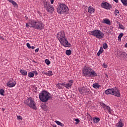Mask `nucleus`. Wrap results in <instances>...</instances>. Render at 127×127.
Returning <instances> with one entry per match:
<instances>
[{
	"label": "nucleus",
	"mask_w": 127,
	"mask_h": 127,
	"mask_svg": "<svg viewBox=\"0 0 127 127\" xmlns=\"http://www.w3.org/2000/svg\"><path fill=\"white\" fill-rule=\"evenodd\" d=\"M57 37L63 46L64 47H71V44L69 43L67 39L65 38V32L64 31H61L58 33Z\"/></svg>",
	"instance_id": "1"
},
{
	"label": "nucleus",
	"mask_w": 127,
	"mask_h": 127,
	"mask_svg": "<svg viewBox=\"0 0 127 127\" xmlns=\"http://www.w3.org/2000/svg\"><path fill=\"white\" fill-rule=\"evenodd\" d=\"M82 75L85 77H89V78H95V77L98 76L97 72L92 68L86 66H85L82 69Z\"/></svg>",
	"instance_id": "2"
},
{
	"label": "nucleus",
	"mask_w": 127,
	"mask_h": 127,
	"mask_svg": "<svg viewBox=\"0 0 127 127\" xmlns=\"http://www.w3.org/2000/svg\"><path fill=\"white\" fill-rule=\"evenodd\" d=\"M39 97L40 101L43 102V103H47L52 98L50 93L46 90L42 91L39 94Z\"/></svg>",
	"instance_id": "3"
},
{
	"label": "nucleus",
	"mask_w": 127,
	"mask_h": 127,
	"mask_svg": "<svg viewBox=\"0 0 127 127\" xmlns=\"http://www.w3.org/2000/svg\"><path fill=\"white\" fill-rule=\"evenodd\" d=\"M105 93L106 95H113L118 98L121 97V92L120 89L117 87L108 89L105 90Z\"/></svg>",
	"instance_id": "4"
},
{
	"label": "nucleus",
	"mask_w": 127,
	"mask_h": 127,
	"mask_svg": "<svg viewBox=\"0 0 127 127\" xmlns=\"http://www.w3.org/2000/svg\"><path fill=\"white\" fill-rule=\"evenodd\" d=\"M31 24H32L33 28L37 29V30H42V29H44L45 26V25L42 21L38 20H33Z\"/></svg>",
	"instance_id": "5"
},
{
	"label": "nucleus",
	"mask_w": 127,
	"mask_h": 127,
	"mask_svg": "<svg viewBox=\"0 0 127 127\" xmlns=\"http://www.w3.org/2000/svg\"><path fill=\"white\" fill-rule=\"evenodd\" d=\"M69 11V8L64 3L59 5L57 8V12L59 14H67Z\"/></svg>",
	"instance_id": "6"
},
{
	"label": "nucleus",
	"mask_w": 127,
	"mask_h": 127,
	"mask_svg": "<svg viewBox=\"0 0 127 127\" xmlns=\"http://www.w3.org/2000/svg\"><path fill=\"white\" fill-rule=\"evenodd\" d=\"M24 104L27 105V106L29 107V108H31V109H33V110H36V109H37L36 107V103H35V101H34L33 98L31 97H29L25 100Z\"/></svg>",
	"instance_id": "7"
},
{
	"label": "nucleus",
	"mask_w": 127,
	"mask_h": 127,
	"mask_svg": "<svg viewBox=\"0 0 127 127\" xmlns=\"http://www.w3.org/2000/svg\"><path fill=\"white\" fill-rule=\"evenodd\" d=\"M90 35L98 39H102V38H104V33L98 29L94 30L90 32Z\"/></svg>",
	"instance_id": "8"
},
{
	"label": "nucleus",
	"mask_w": 127,
	"mask_h": 127,
	"mask_svg": "<svg viewBox=\"0 0 127 127\" xmlns=\"http://www.w3.org/2000/svg\"><path fill=\"white\" fill-rule=\"evenodd\" d=\"M100 105L104 110V111H107V112H108V113L110 115H112V114H113V112L114 111L112 110V109H111V107H110V106H107V105L103 102L100 103Z\"/></svg>",
	"instance_id": "9"
},
{
	"label": "nucleus",
	"mask_w": 127,
	"mask_h": 127,
	"mask_svg": "<svg viewBox=\"0 0 127 127\" xmlns=\"http://www.w3.org/2000/svg\"><path fill=\"white\" fill-rule=\"evenodd\" d=\"M78 91L81 95H85V94H89L90 93V89L87 87H80L78 88Z\"/></svg>",
	"instance_id": "10"
},
{
	"label": "nucleus",
	"mask_w": 127,
	"mask_h": 127,
	"mask_svg": "<svg viewBox=\"0 0 127 127\" xmlns=\"http://www.w3.org/2000/svg\"><path fill=\"white\" fill-rule=\"evenodd\" d=\"M101 7H103V8H105V9H111V8H112V5L111 4L107 2H102L101 4Z\"/></svg>",
	"instance_id": "11"
},
{
	"label": "nucleus",
	"mask_w": 127,
	"mask_h": 127,
	"mask_svg": "<svg viewBox=\"0 0 127 127\" xmlns=\"http://www.w3.org/2000/svg\"><path fill=\"white\" fill-rule=\"evenodd\" d=\"M12 79L9 80L8 82L7 83V86L9 87V88H12V87H14L15 85H16V82L15 81H13Z\"/></svg>",
	"instance_id": "12"
},
{
	"label": "nucleus",
	"mask_w": 127,
	"mask_h": 127,
	"mask_svg": "<svg viewBox=\"0 0 127 127\" xmlns=\"http://www.w3.org/2000/svg\"><path fill=\"white\" fill-rule=\"evenodd\" d=\"M73 80H69L67 83H65V88L70 89L73 85Z\"/></svg>",
	"instance_id": "13"
},
{
	"label": "nucleus",
	"mask_w": 127,
	"mask_h": 127,
	"mask_svg": "<svg viewBox=\"0 0 127 127\" xmlns=\"http://www.w3.org/2000/svg\"><path fill=\"white\" fill-rule=\"evenodd\" d=\"M43 4L44 8H45L46 9L47 8L49 7L50 5H51V4L50 3V1L46 0L43 1Z\"/></svg>",
	"instance_id": "14"
},
{
	"label": "nucleus",
	"mask_w": 127,
	"mask_h": 127,
	"mask_svg": "<svg viewBox=\"0 0 127 127\" xmlns=\"http://www.w3.org/2000/svg\"><path fill=\"white\" fill-rule=\"evenodd\" d=\"M46 10L48 12H53L54 11V7L52 5H50L49 7H48L47 8H46Z\"/></svg>",
	"instance_id": "15"
},
{
	"label": "nucleus",
	"mask_w": 127,
	"mask_h": 127,
	"mask_svg": "<svg viewBox=\"0 0 127 127\" xmlns=\"http://www.w3.org/2000/svg\"><path fill=\"white\" fill-rule=\"evenodd\" d=\"M88 11L89 13L92 14V13H94V12H95V8L91 6H89L88 8Z\"/></svg>",
	"instance_id": "16"
},
{
	"label": "nucleus",
	"mask_w": 127,
	"mask_h": 127,
	"mask_svg": "<svg viewBox=\"0 0 127 127\" xmlns=\"http://www.w3.org/2000/svg\"><path fill=\"white\" fill-rule=\"evenodd\" d=\"M33 21V20H31L29 21L28 23H26V27H27V28H29V27H30L31 28V27H33L32 24H31Z\"/></svg>",
	"instance_id": "17"
},
{
	"label": "nucleus",
	"mask_w": 127,
	"mask_h": 127,
	"mask_svg": "<svg viewBox=\"0 0 127 127\" xmlns=\"http://www.w3.org/2000/svg\"><path fill=\"white\" fill-rule=\"evenodd\" d=\"M103 23H106V24H108V25H111V21L108 19H104L103 20Z\"/></svg>",
	"instance_id": "18"
},
{
	"label": "nucleus",
	"mask_w": 127,
	"mask_h": 127,
	"mask_svg": "<svg viewBox=\"0 0 127 127\" xmlns=\"http://www.w3.org/2000/svg\"><path fill=\"white\" fill-rule=\"evenodd\" d=\"M41 108H42V110H43L45 111H46L48 110V107L46 106V104H42L41 105Z\"/></svg>",
	"instance_id": "19"
},
{
	"label": "nucleus",
	"mask_w": 127,
	"mask_h": 127,
	"mask_svg": "<svg viewBox=\"0 0 127 127\" xmlns=\"http://www.w3.org/2000/svg\"><path fill=\"white\" fill-rule=\"evenodd\" d=\"M20 72L22 75H23V76H27V71L24 69H20Z\"/></svg>",
	"instance_id": "20"
},
{
	"label": "nucleus",
	"mask_w": 127,
	"mask_h": 127,
	"mask_svg": "<svg viewBox=\"0 0 127 127\" xmlns=\"http://www.w3.org/2000/svg\"><path fill=\"white\" fill-rule=\"evenodd\" d=\"M124 127V124H123V121L121 120L116 125V127Z\"/></svg>",
	"instance_id": "21"
},
{
	"label": "nucleus",
	"mask_w": 127,
	"mask_h": 127,
	"mask_svg": "<svg viewBox=\"0 0 127 127\" xmlns=\"http://www.w3.org/2000/svg\"><path fill=\"white\" fill-rule=\"evenodd\" d=\"M103 51L104 49H103V47H101L99 52L97 54V56H100V55L103 53Z\"/></svg>",
	"instance_id": "22"
},
{
	"label": "nucleus",
	"mask_w": 127,
	"mask_h": 127,
	"mask_svg": "<svg viewBox=\"0 0 127 127\" xmlns=\"http://www.w3.org/2000/svg\"><path fill=\"white\" fill-rule=\"evenodd\" d=\"M8 1H9L11 4H13L14 6H17V3H16L15 1H13V0H7Z\"/></svg>",
	"instance_id": "23"
},
{
	"label": "nucleus",
	"mask_w": 127,
	"mask_h": 127,
	"mask_svg": "<svg viewBox=\"0 0 127 127\" xmlns=\"http://www.w3.org/2000/svg\"><path fill=\"white\" fill-rule=\"evenodd\" d=\"M93 121L94 123H96L97 124L100 122V119L98 117H95L93 118Z\"/></svg>",
	"instance_id": "24"
},
{
	"label": "nucleus",
	"mask_w": 127,
	"mask_h": 127,
	"mask_svg": "<svg viewBox=\"0 0 127 127\" xmlns=\"http://www.w3.org/2000/svg\"><path fill=\"white\" fill-rule=\"evenodd\" d=\"M45 75H46L47 76H52L53 74H52V71L49 70L48 72H44Z\"/></svg>",
	"instance_id": "25"
},
{
	"label": "nucleus",
	"mask_w": 127,
	"mask_h": 127,
	"mask_svg": "<svg viewBox=\"0 0 127 127\" xmlns=\"http://www.w3.org/2000/svg\"><path fill=\"white\" fill-rule=\"evenodd\" d=\"M93 87L94 88H97V89H99L100 88V87H101V85H99L98 83H94L93 84Z\"/></svg>",
	"instance_id": "26"
},
{
	"label": "nucleus",
	"mask_w": 127,
	"mask_h": 127,
	"mask_svg": "<svg viewBox=\"0 0 127 127\" xmlns=\"http://www.w3.org/2000/svg\"><path fill=\"white\" fill-rule=\"evenodd\" d=\"M65 53L66 55H67L68 56H70V55L72 54V51H71V50H67L66 51Z\"/></svg>",
	"instance_id": "27"
},
{
	"label": "nucleus",
	"mask_w": 127,
	"mask_h": 127,
	"mask_svg": "<svg viewBox=\"0 0 127 127\" xmlns=\"http://www.w3.org/2000/svg\"><path fill=\"white\" fill-rule=\"evenodd\" d=\"M55 123H56V124L58 125V126H60L61 127H64V124H63V123H62L61 122H59V121H55Z\"/></svg>",
	"instance_id": "28"
},
{
	"label": "nucleus",
	"mask_w": 127,
	"mask_h": 127,
	"mask_svg": "<svg viewBox=\"0 0 127 127\" xmlns=\"http://www.w3.org/2000/svg\"><path fill=\"white\" fill-rule=\"evenodd\" d=\"M28 77L29 78H33V77H34V73L31 72H29Z\"/></svg>",
	"instance_id": "29"
},
{
	"label": "nucleus",
	"mask_w": 127,
	"mask_h": 127,
	"mask_svg": "<svg viewBox=\"0 0 127 127\" xmlns=\"http://www.w3.org/2000/svg\"><path fill=\"white\" fill-rule=\"evenodd\" d=\"M127 53L125 52H123L121 54V57H127Z\"/></svg>",
	"instance_id": "30"
},
{
	"label": "nucleus",
	"mask_w": 127,
	"mask_h": 127,
	"mask_svg": "<svg viewBox=\"0 0 127 127\" xmlns=\"http://www.w3.org/2000/svg\"><path fill=\"white\" fill-rule=\"evenodd\" d=\"M0 95L1 96H4V90L1 89L0 90Z\"/></svg>",
	"instance_id": "31"
},
{
	"label": "nucleus",
	"mask_w": 127,
	"mask_h": 127,
	"mask_svg": "<svg viewBox=\"0 0 127 127\" xmlns=\"http://www.w3.org/2000/svg\"><path fill=\"white\" fill-rule=\"evenodd\" d=\"M121 1L124 5H127V0H121Z\"/></svg>",
	"instance_id": "32"
},
{
	"label": "nucleus",
	"mask_w": 127,
	"mask_h": 127,
	"mask_svg": "<svg viewBox=\"0 0 127 127\" xmlns=\"http://www.w3.org/2000/svg\"><path fill=\"white\" fill-rule=\"evenodd\" d=\"M45 62L47 64V65H50L51 62H50V61H49V60L48 59L45 60Z\"/></svg>",
	"instance_id": "33"
},
{
	"label": "nucleus",
	"mask_w": 127,
	"mask_h": 127,
	"mask_svg": "<svg viewBox=\"0 0 127 127\" xmlns=\"http://www.w3.org/2000/svg\"><path fill=\"white\" fill-rule=\"evenodd\" d=\"M103 47L104 49H107V48H108V44H107V43H104L103 45Z\"/></svg>",
	"instance_id": "34"
},
{
	"label": "nucleus",
	"mask_w": 127,
	"mask_h": 127,
	"mask_svg": "<svg viewBox=\"0 0 127 127\" xmlns=\"http://www.w3.org/2000/svg\"><path fill=\"white\" fill-rule=\"evenodd\" d=\"M119 25V28H120L121 29H125V27H124V26L122 24L120 23Z\"/></svg>",
	"instance_id": "35"
},
{
	"label": "nucleus",
	"mask_w": 127,
	"mask_h": 127,
	"mask_svg": "<svg viewBox=\"0 0 127 127\" xmlns=\"http://www.w3.org/2000/svg\"><path fill=\"white\" fill-rule=\"evenodd\" d=\"M57 87L58 88V89H62V86L60 83H58L57 84Z\"/></svg>",
	"instance_id": "36"
},
{
	"label": "nucleus",
	"mask_w": 127,
	"mask_h": 127,
	"mask_svg": "<svg viewBox=\"0 0 127 127\" xmlns=\"http://www.w3.org/2000/svg\"><path fill=\"white\" fill-rule=\"evenodd\" d=\"M123 36H124V33H121L118 36L119 40H120V39H121V38H122V37H123Z\"/></svg>",
	"instance_id": "37"
},
{
	"label": "nucleus",
	"mask_w": 127,
	"mask_h": 127,
	"mask_svg": "<svg viewBox=\"0 0 127 127\" xmlns=\"http://www.w3.org/2000/svg\"><path fill=\"white\" fill-rule=\"evenodd\" d=\"M118 13H120V11H119L118 9H116L115 11V15H118Z\"/></svg>",
	"instance_id": "38"
},
{
	"label": "nucleus",
	"mask_w": 127,
	"mask_h": 127,
	"mask_svg": "<svg viewBox=\"0 0 127 127\" xmlns=\"http://www.w3.org/2000/svg\"><path fill=\"white\" fill-rule=\"evenodd\" d=\"M26 45L29 49H31V47L30 46V44H29V43H27Z\"/></svg>",
	"instance_id": "39"
},
{
	"label": "nucleus",
	"mask_w": 127,
	"mask_h": 127,
	"mask_svg": "<svg viewBox=\"0 0 127 127\" xmlns=\"http://www.w3.org/2000/svg\"><path fill=\"white\" fill-rule=\"evenodd\" d=\"M103 68H107L108 66L107 65V64H106L104 63L102 65Z\"/></svg>",
	"instance_id": "40"
},
{
	"label": "nucleus",
	"mask_w": 127,
	"mask_h": 127,
	"mask_svg": "<svg viewBox=\"0 0 127 127\" xmlns=\"http://www.w3.org/2000/svg\"><path fill=\"white\" fill-rule=\"evenodd\" d=\"M17 120H22V118L21 116H17Z\"/></svg>",
	"instance_id": "41"
},
{
	"label": "nucleus",
	"mask_w": 127,
	"mask_h": 127,
	"mask_svg": "<svg viewBox=\"0 0 127 127\" xmlns=\"http://www.w3.org/2000/svg\"><path fill=\"white\" fill-rule=\"evenodd\" d=\"M75 122H77V123H76V125H77V124H79L80 123V120L78 119H75Z\"/></svg>",
	"instance_id": "42"
},
{
	"label": "nucleus",
	"mask_w": 127,
	"mask_h": 127,
	"mask_svg": "<svg viewBox=\"0 0 127 127\" xmlns=\"http://www.w3.org/2000/svg\"><path fill=\"white\" fill-rule=\"evenodd\" d=\"M61 86H64V87H65V85H66V83L64 82V83H60Z\"/></svg>",
	"instance_id": "43"
},
{
	"label": "nucleus",
	"mask_w": 127,
	"mask_h": 127,
	"mask_svg": "<svg viewBox=\"0 0 127 127\" xmlns=\"http://www.w3.org/2000/svg\"><path fill=\"white\" fill-rule=\"evenodd\" d=\"M39 51V48H37L35 50V53H37Z\"/></svg>",
	"instance_id": "44"
},
{
	"label": "nucleus",
	"mask_w": 127,
	"mask_h": 127,
	"mask_svg": "<svg viewBox=\"0 0 127 127\" xmlns=\"http://www.w3.org/2000/svg\"><path fill=\"white\" fill-rule=\"evenodd\" d=\"M0 39H2V40H4V38L2 37L1 35H0Z\"/></svg>",
	"instance_id": "45"
},
{
	"label": "nucleus",
	"mask_w": 127,
	"mask_h": 127,
	"mask_svg": "<svg viewBox=\"0 0 127 127\" xmlns=\"http://www.w3.org/2000/svg\"><path fill=\"white\" fill-rule=\"evenodd\" d=\"M34 74H35V75H38V73H37L36 71H34Z\"/></svg>",
	"instance_id": "46"
},
{
	"label": "nucleus",
	"mask_w": 127,
	"mask_h": 127,
	"mask_svg": "<svg viewBox=\"0 0 127 127\" xmlns=\"http://www.w3.org/2000/svg\"><path fill=\"white\" fill-rule=\"evenodd\" d=\"M89 120H90V121H93V119L92 118V116L89 115Z\"/></svg>",
	"instance_id": "47"
},
{
	"label": "nucleus",
	"mask_w": 127,
	"mask_h": 127,
	"mask_svg": "<svg viewBox=\"0 0 127 127\" xmlns=\"http://www.w3.org/2000/svg\"><path fill=\"white\" fill-rule=\"evenodd\" d=\"M54 2V0H51V3H52V4H53Z\"/></svg>",
	"instance_id": "48"
},
{
	"label": "nucleus",
	"mask_w": 127,
	"mask_h": 127,
	"mask_svg": "<svg viewBox=\"0 0 127 127\" xmlns=\"http://www.w3.org/2000/svg\"><path fill=\"white\" fill-rule=\"evenodd\" d=\"M114 1H115V2H116L117 3H118V2H119V0H113Z\"/></svg>",
	"instance_id": "49"
},
{
	"label": "nucleus",
	"mask_w": 127,
	"mask_h": 127,
	"mask_svg": "<svg viewBox=\"0 0 127 127\" xmlns=\"http://www.w3.org/2000/svg\"><path fill=\"white\" fill-rule=\"evenodd\" d=\"M31 49H34L35 47L34 46L31 47Z\"/></svg>",
	"instance_id": "50"
},
{
	"label": "nucleus",
	"mask_w": 127,
	"mask_h": 127,
	"mask_svg": "<svg viewBox=\"0 0 127 127\" xmlns=\"http://www.w3.org/2000/svg\"><path fill=\"white\" fill-rule=\"evenodd\" d=\"M125 47H126V48H127V43H126V44H125Z\"/></svg>",
	"instance_id": "51"
},
{
	"label": "nucleus",
	"mask_w": 127,
	"mask_h": 127,
	"mask_svg": "<svg viewBox=\"0 0 127 127\" xmlns=\"http://www.w3.org/2000/svg\"><path fill=\"white\" fill-rule=\"evenodd\" d=\"M53 127H57V126H56V125H53Z\"/></svg>",
	"instance_id": "52"
},
{
	"label": "nucleus",
	"mask_w": 127,
	"mask_h": 127,
	"mask_svg": "<svg viewBox=\"0 0 127 127\" xmlns=\"http://www.w3.org/2000/svg\"><path fill=\"white\" fill-rule=\"evenodd\" d=\"M33 62H34V63H37V62H35V61H33Z\"/></svg>",
	"instance_id": "53"
},
{
	"label": "nucleus",
	"mask_w": 127,
	"mask_h": 127,
	"mask_svg": "<svg viewBox=\"0 0 127 127\" xmlns=\"http://www.w3.org/2000/svg\"><path fill=\"white\" fill-rule=\"evenodd\" d=\"M106 76L107 78H109V76H108L107 74H106Z\"/></svg>",
	"instance_id": "54"
},
{
	"label": "nucleus",
	"mask_w": 127,
	"mask_h": 127,
	"mask_svg": "<svg viewBox=\"0 0 127 127\" xmlns=\"http://www.w3.org/2000/svg\"><path fill=\"white\" fill-rule=\"evenodd\" d=\"M2 111L3 112L4 111V109L2 108Z\"/></svg>",
	"instance_id": "55"
}]
</instances>
